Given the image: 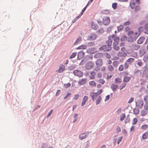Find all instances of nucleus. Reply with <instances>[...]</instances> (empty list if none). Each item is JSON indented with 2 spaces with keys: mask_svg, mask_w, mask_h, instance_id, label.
<instances>
[{
  "mask_svg": "<svg viewBox=\"0 0 148 148\" xmlns=\"http://www.w3.org/2000/svg\"><path fill=\"white\" fill-rule=\"evenodd\" d=\"M97 37V35L94 33H91L87 37V40H94Z\"/></svg>",
  "mask_w": 148,
  "mask_h": 148,
  "instance_id": "4",
  "label": "nucleus"
},
{
  "mask_svg": "<svg viewBox=\"0 0 148 148\" xmlns=\"http://www.w3.org/2000/svg\"><path fill=\"white\" fill-rule=\"evenodd\" d=\"M94 65V64L92 61H89L85 64V68L87 70H90L93 68Z\"/></svg>",
  "mask_w": 148,
  "mask_h": 148,
  "instance_id": "1",
  "label": "nucleus"
},
{
  "mask_svg": "<svg viewBox=\"0 0 148 148\" xmlns=\"http://www.w3.org/2000/svg\"><path fill=\"white\" fill-rule=\"evenodd\" d=\"M65 69V66L63 64H61L59 66V69L57 70L56 71L58 73H61L63 72Z\"/></svg>",
  "mask_w": 148,
  "mask_h": 148,
  "instance_id": "7",
  "label": "nucleus"
},
{
  "mask_svg": "<svg viewBox=\"0 0 148 148\" xmlns=\"http://www.w3.org/2000/svg\"><path fill=\"white\" fill-rule=\"evenodd\" d=\"M117 6V3L116 2H114L112 3V7L113 10H115L116 9Z\"/></svg>",
  "mask_w": 148,
  "mask_h": 148,
  "instance_id": "34",
  "label": "nucleus"
},
{
  "mask_svg": "<svg viewBox=\"0 0 148 148\" xmlns=\"http://www.w3.org/2000/svg\"><path fill=\"white\" fill-rule=\"evenodd\" d=\"M130 121V115L129 114H128L125 119V121L124 123L125 124L127 123L128 122H129Z\"/></svg>",
  "mask_w": 148,
  "mask_h": 148,
  "instance_id": "41",
  "label": "nucleus"
},
{
  "mask_svg": "<svg viewBox=\"0 0 148 148\" xmlns=\"http://www.w3.org/2000/svg\"><path fill=\"white\" fill-rule=\"evenodd\" d=\"M126 117L125 113H123L120 116V120L121 121H123Z\"/></svg>",
  "mask_w": 148,
  "mask_h": 148,
  "instance_id": "31",
  "label": "nucleus"
},
{
  "mask_svg": "<svg viewBox=\"0 0 148 148\" xmlns=\"http://www.w3.org/2000/svg\"><path fill=\"white\" fill-rule=\"evenodd\" d=\"M147 112L144 110H142L140 112L141 115L142 116H144L147 114Z\"/></svg>",
  "mask_w": 148,
  "mask_h": 148,
  "instance_id": "45",
  "label": "nucleus"
},
{
  "mask_svg": "<svg viewBox=\"0 0 148 148\" xmlns=\"http://www.w3.org/2000/svg\"><path fill=\"white\" fill-rule=\"evenodd\" d=\"M118 45L117 44H115V43L114 42L113 43V49L116 51H118L119 49V47L117 46Z\"/></svg>",
  "mask_w": 148,
  "mask_h": 148,
  "instance_id": "23",
  "label": "nucleus"
},
{
  "mask_svg": "<svg viewBox=\"0 0 148 148\" xmlns=\"http://www.w3.org/2000/svg\"><path fill=\"white\" fill-rule=\"evenodd\" d=\"M87 136L88 135H85L82 136H81L80 135H79V138L81 140H82L86 138L87 137Z\"/></svg>",
  "mask_w": 148,
  "mask_h": 148,
  "instance_id": "59",
  "label": "nucleus"
},
{
  "mask_svg": "<svg viewBox=\"0 0 148 148\" xmlns=\"http://www.w3.org/2000/svg\"><path fill=\"white\" fill-rule=\"evenodd\" d=\"M92 28L94 30H96L99 27V26L96 23H95L93 21H92L91 23Z\"/></svg>",
  "mask_w": 148,
  "mask_h": 148,
  "instance_id": "10",
  "label": "nucleus"
},
{
  "mask_svg": "<svg viewBox=\"0 0 148 148\" xmlns=\"http://www.w3.org/2000/svg\"><path fill=\"white\" fill-rule=\"evenodd\" d=\"M104 54L106 55V57L107 59H109L111 58L110 55L107 52H105L104 53H103V55Z\"/></svg>",
  "mask_w": 148,
  "mask_h": 148,
  "instance_id": "61",
  "label": "nucleus"
},
{
  "mask_svg": "<svg viewBox=\"0 0 148 148\" xmlns=\"http://www.w3.org/2000/svg\"><path fill=\"white\" fill-rule=\"evenodd\" d=\"M53 112V109H51L50 110V111L48 113L47 115L46 116V117L47 118L49 117L52 114Z\"/></svg>",
  "mask_w": 148,
  "mask_h": 148,
  "instance_id": "55",
  "label": "nucleus"
},
{
  "mask_svg": "<svg viewBox=\"0 0 148 148\" xmlns=\"http://www.w3.org/2000/svg\"><path fill=\"white\" fill-rule=\"evenodd\" d=\"M113 75L111 72H109L107 74V76L106 78V79L107 80L110 79L112 77Z\"/></svg>",
  "mask_w": 148,
  "mask_h": 148,
  "instance_id": "42",
  "label": "nucleus"
},
{
  "mask_svg": "<svg viewBox=\"0 0 148 148\" xmlns=\"http://www.w3.org/2000/svg\"><path fill=\"white\" fill-rule=\"evenodd\" d=\"M88 141L86 143V144L85 145V146L84 148H89L90 146V143H89L88 142Z\"/></svg>",
  "mask_w": 148,
  "mask_h": 148,
  "instance_id": "64",
  "label": "nucleus"
},
{
  "mask_svg": "<svg viewBox=\"0 0 148 148\" xmlns=\"http://www.w3.org/2000/svg\"><path fill=\"white\" fill-rule=\"evenodd\" d=\"M148 127V125L147 124H144L142 125L141 127V128L142 130H145Z\"/></svg>",
  "mask_w": 148,
  "mask_h": 148,
  "instance_id": "53",
  "label": "nucleus"
},
{
  "mask_svg": "<svg viewBox=\"0 0 148 148\" xmlns=\"http://www.w3.org/2000/svg\"><path fill=\"white\" fill-rule=\"evenodd\" d=\"M124 69V67L123 66L122 64H121L118 69L119 70V71H123Z\"/></svg>",
  "mask_w": 148,
  "mask_h": 148,
  "instance_id": "63",
  "label": "nucleus"
},
{
  "mask_svg": "<svg viewBox=\"0 0 148 148\" xmlns=\"http://www.w3.org/2000/svg\"><path fill=\"white\" fill-rule=\"evenodd\" d=\"M108 48L107 47V45H103L101 46L99 48V49L100 51H102L106 49V48Z\"/></svg>",
  "mask_w": 148,
  "mask_h": 148,
  "instance_id": "39",
  "label": "nucleus"
},
{
  "mask_svg": "<svg viewBox=\"0 0 148 148\" xmlns=\"http://www.w3.org/2000/svg\"><path fill=\"white\" fill-rule=\"evenodd\" d=\"M85 53L83 50L80 51L78 53L77 59L78 60H81L85 56Z\"/></svg>",
  "mask_w": 148,
  "mask_h": 148,
  "instance_id": "5",
  "label": "nucleus"
},
{
  "mask_svg": "<svg viewBox=\"0 0 148 148\" xmlns=\"http://www.w3.org/2000/svg\"><path fill=\"white\" fill-rule=\"evenodd\" d=\"M90 96L91 97V98L92 99V101H94L95 100L96 97H97L94 94H92V92L90 93Z\"/></svg>",
  "mask_w": 148,
  "mask_h": 148,
  "instance_id": "32",
  "label": "nucleus"
},
{
  "mask_svg": "<svg viewBox=\"0 0 148 148\" xmlns=\"http://www.w3.org/2000/svg\"><path fill=\"white\" fill-rule=\"evenodd\" d=\"M88 99V97L87 96L85 95L83 97L82 101L81 103V106H84L86 103V102Z\"/></svg>",
  "mask_w": 148,
  "mask_h": 148,
  "instance_id": "13",
  "label": "nucleus"
},
{
  "mask_svg": "<svg viewBox=\"0 0 148 148\" xmlns=\"http://www.w3.org/2000/svg\"><path fill=\"white\" fill-rule=\"evenodd\" d=\"M126 86V84L125 83H123L122 85H120L119 86V89L120 90H122Z\"/></svg>",
  "mask_w": 148,
  "mask_h": 148,
  "instance_id": "51",
  "label": "nucleus"
},
{
  "mask_svg": "<svg viewBox=\"0 0 148 148\" xmlns=\"http://www.w3.org/2000/svg\"><path fill=\"white\" fill-rule=\"evenodd\" d=\"M104 32V29L103 27H101L96 31V33L98 34H103Z\"/></svg>",
  "mask_w": 148,
  "mask_h": 148,
  "instance_id": "26",
  "label": "nucleus"
},
{
  "mask_svg": "<svg viewBox=\"0 0 148 148\" xmlns=\"http://www.w3.org/2000/svg\"><path fill=\"white\" fill-rule=\"evenodd\" d=\"M134 40V39L132 36H129L128 38V40H127L129 42H133Z\"/></svg>",
  "mask_w": 148,
  "mask_h": 148,
  "instance_id": "49",
  "label": "nucleus"
},
{
  "mask_svg": "<svg viewBox=\"0 0 148 148\" xmlns=\"http://www.w3.org/2000/svg\"><path fill=\"white\" fill-rule=\"evenodd\" d=\"M86 58H83L81 62L79 64V65L82 66L84 65V64L85 63L86 61L85 60Z\"/></svg>",
  "mask_w": 148,
  "mask_h": 148,
  "instance_id": "44",
  "label": "nucleus"
},
{
  "mask_svg": "<svg viewBox=\"0 0 148 148\" xmlns=\"http://www.w3.org/2000/svg\"><path fill=\"white\" fill-rule=\"evenodd\" d=\"M87 43V46L88 47H91L95 45L94 41L88 42Z\"/></svg>",
  "mask_w": 148,
  "mask_h": 148,
  "instance_id": "47",
  "label": "nucleus"
},
{
  "mask_svg": "<svg viewBox=\"0 0 148 148\" xmlns=\"http://www.w3.org/2000/svg\"><path fill=\"white\" fill-rule=\"evenodd\" d=\"M83 14V13L81 12L77 16L75 17V18L72 21V23H75L77 20H78Z\"/></svg>",
  "mask_w": 148,
  "mask_h": 148,
  "instance_id": "16",
  "label": "nucleus"
},
{
  "mask_svg": "<svg viewBox=\"0 0 148 148\" xmlns=\"http://www.w3.org/2000/svg\"><path fill=\"white\" fill-rule=\"evenodd\" d=\"M89 84L90 86H96V83L93 80L90 81Z\"/></svg>",
  "mask_w": 148,
  "mask_h": 148,
  "instance_id": "38",
  "label": "nucleus"
},
{
  "mask_svg": "<svg viewBox=\"0 0 148 148\" xmlns=\"http://www.w3.org/2000/svg\"><path fill=\"white\" fill-rule=\"evenodd\" d=\"M112 39L110 38V36H109L108 37V40H107L106 42V43H108L107 46L108 47L111 46H112Z\"/></svg>",
  "mask_w": 148,
  "mask_h": 148,
  "instance_id": "17",
  "label": "nucleus"
},
{
  "mask_svg": "<svg viewBox=\"0 0 148 148\" xmlns=\"http://www.w3.org/2000/svg\"><path fill=\"white\" fill-rule=\"evenodd\" d=\"M86 58L85 60L87 61L88 60H92L93 57L91 55H86L84 57V58Z\"/></svg>",
  "mask_w": 148,
  "mask_h": 148,
  "instance_id": "33",
  "label": "nucleus"
},
{
  "mask_svg": "<svg viewBox=\"0 0 148 148\" xmlns=\"http://www.w3.org/2000/svg\"><path fill=\"white\" fill-rule=\"evenodd\" d=\"M124 77L123 82L124 83H127L129 82L131 79V77L130 76H127L126 75H123Z\"/></svg>",
  "mask_w": 148,
  "mask_h": 148,
  "instance_id": "11",
  "label": "nucleus"
},
{
  "mask_svg": "<svg viewBox=\"0 0 148 148\" xmlns=\"http://www.w3.org/2000/svg\"><path fill=\"white\" fill-rule=\"evenodd\" d=\"M103 24L104 25L107 26L110 23V19L109 16H104L102 19Z\"/></svg>",
  "mask_w": 148,
  "mask_h": 148,
  "instance_id": "3",
  "label": "nucleus"
},
{
  "mask_svg": "<svg viewBox=\"0 0 148 148\" xmlns=\"http://www.w3.org/2000/svg\"><path fill=\"white\" fill-rule=\"evenodd\" d=\"M147 138H148V132L147 131L143 134L142 138L143 140H145Z\"/></svg>",
  "mask_w": 148,
  "mask_h": 148,
  "instance_id": "19",
  "label": "nucleus"
},
{
  "mask_svg": "<svg viewBox=\"0 0 148 148\" xmlns=\"http://www.w3.org/2000/svg\"><path fill=\"white\" fill-rule=\"evenodd\" d=\"M132 46L134 47V49L136 50H137L140 47V45L135 44H133Z\"/></svg>",
  "mask_w": 148,
  "mask_h": 148,
  "instance_id": "43",
  "label": "nucleus"
},
{
  "mask_svg": "<svg viewBox=\"0 0 148 148\" xmlns=\"http://www.w3.org/2000/svg\"><path fill=\"white\" fill-rule=\"evenodd\" d=\"M120 39V38L118 36H116L115 38H114V40L115 44L118 45L119 44V41Z\"/></svg>",
  "mask_w": 148,
  "mask_h": 148,
  "instance_id": "21",
  "label": "nucleus"
},
{
  "mask_svg": "<svg viewBox=\"0 0 148 148\" xmlns=\"http://www.w3.org/2000/svg\"><path fill=\"white\" fill-rule=\"evenodd\" d=\"M128 38L125 34H123L120 38V40L121 42H124L125 40H127Z\"/></svg>",
  "mask_w": 148,
  "mask_h": 148,
  "instance_id": "20",
  "label": "nucleus"
},
{
  "mask_svg": "<svg viewBox=\"0 0 148 148\" xmlns=\"http://www.w3.org/2000/svg\"><path fill=\"white\" fill-rule=\"evenodd\" d=\"M108 68L109 70L111 71H112L114 69L112 65H108Z\"/></svg>",
  "mask_w": 148,
  "mask_h": 148,
  "instance_id": "56",
  "label": "nucleus"
},
{
  "mask_svg": "<svg viewBox=\"0 0 148 148\" xmlns=\"http://www.w3.org/2000/svg\"><path fill=\"white\" fill-rule=\"evenodd\" d=\"M101 13L104 14H108L110 13V12L109 10L106 9L101 11Z\"/></svg>",
  "mask_w": 148,
  "mask_h": 148,
  "instance_id": "24",
  "label": "nucleus"
},
{
  "mask_svg": "<svg viewBox=\"0 0 148 148\" xmlns=\"http://www.w3.org/2000/svg\"><path fill=\"white\" fill-rule=\"evenodd\" d=\"M78 116V114L77 113H75L73 115L74 120L73 121V123H74L76 122L77 120V116Z\"/></svg>",
  "mask_w": 148,
  "mask_h": 148,
  "instance_id": "40",
  "label": "nucleus"
},
{
  "mask_svg": "<svg viewBox=\"0 0 148 148\" xmlns=\"http://www.w3.org/2000/svg\"><path fill=\"white\" fill-rule=\"evenodd\" d=\"M134 8V11L135 12H137L140 9V7L138 5L135 6Z\"/></svg>",
  "mask_w": 148,
  "mask_h": 148,
  "instance_id": "48",
  "label": "nucleus"
},
{
  "mask_svg": "<svg viewBox=\"0 0 148 148\" xmlns=\"http://www.w3.org/2000/svg\"><path fill=\"white\" fill-rule=\"evenodd\" d=\"M103 55V53H96L94 55V58L95 59H97L99 58H102Z\"/></svg>",
  "mask_w": 148,
  "mask_h": 148,
  "instance_id": "12",
  "label": "nucleus"
},
{
  "mask_svg": "<svg viewBox=\"0 0 148 148\" xmlns=\"http://www.w3.org/2000/svg\"><path fill=\"white\" fill-rule=\"evenodd\" d=\"M145 39V37L144 36H141L137 40V43L138 44H141L143 42Z\"/></svg>",
  "mask_w": 148,
  "mask_h": 148,
  "instance_id": "9",
  "label": "nucleus"
},
{
  "mask_svg": "<svg viewBox=\"0 0 148 148\" xmlns=\"http://www.w3.org/2000/svg\"><path fill=\"white\" fill-rule=\"evenodd\" d=\"M75 68V66H71L68 67V69L70 71H72Z\"/></svg>",
  "mask_w": 148,
  "mask_h": 148,
  "instance_id": "62",
  "label": "nucleus"
},
{
  "mask_svg": "<svg viewBox=\"0 0 148 148\" xmlns=\"http://www.w3.org/2000/svg\"><path fill=\"white\" fill-rule=\"evenodd\" d=\"M136 102H137V104L138 103V105H141V104L144 103V101L143 100L141 99L138 100Z\"/></svg>",
  "mask_w": 148,
  "mask_h": 148,
  "instance_id": "60",
  "label": "nucleus"
},
{
  "mask_svg": "<svg viewBox=\"0 0 148 148\" xmlns=\"http://www.w3.org/2000/svg\"><path fill=\"white\" fill-rule=\"evenodd\" d=\"M132 124L133 125H135L138 122V119L136 118H134L132 120Z\"/></svg>",
  "mask_w": 148,
  "mask_h": 148,
  "instance_id": "46",
  "label": "nucleus"
},
{
  "mask_svg": "<svg viewBox=\"0 0 148 148\" xmlns=\"http://www.w3.org/2000/svg\"><path fill=\"white\" fill-rule=\"evenodd\" d=\"M102 98L100 96H99L98 97L96 101V105H98L101 102Z\"/></svg>",
  "mask_w": 148,
  "mask_h": 148,
  "instance_id": "27",
  "label": "nucleus"
},
{
  "mask_svg": "<svg viewBox=\"0 0 148 148\" xmlns=\"http://www.w3.org/2000/svg\"><path fill=\"white\" fill-rule=\"evenodd\" d=\"M123 137V136H121L119 137L117 141V144H119L122 141Z\"/></svg>",
  "mask_w": 148,
  "mask_h": 148,
  "instance_id": "54",
  "label": "nucleus"
},
{
  "mask_svg": "<svg viewBox=\"0 0 148 148\" xmlns=\"http://www.w3.org/2000/svg\"><path fill=\"white\" fill-rule=\"evenodd\" d=\"M73 73L74 75L78 76L79 77H82L84 75V73L82 72L77 69L74 70L73 71Z\"/></svg>",
  "mask_w": 148,
  "mask_h": 148,
  "instance_id": "2",
  "label": "nucleus"
},
{
  "mask_svg": "<svg viewBox=\"0 0 148 148\" xmlns=\"http://www.w3.org/2000/svg\"><path fill=\"white\" fill-rule=\"evenodd\" d=\"M119 88V86L115 84L114 83H112L111 84L110 86V88L112 89L113 92H115L116 91L117 89Z\"/></svg>",
  "mask_w": 148,
  "mask_h": 148,
  "instance_id": "8",
  "label": "nucleus"
},
{
  "mask_svg": "<svg viewBox=\"0 0 148 148\" xmlns=\"http://www.w3.org/2000/svg\"><path fill=\"white\" fill-rule=\"evenodd\" d=\"M93 49H95V47L89 48L86 50V52L89 53L90 55L94 54L96 53V51H92V50Z\"/></svg>",
  "mask_w": 148,
  "mask_h": 148,
  "instance_id": "15",
  "label": "nucleus"
},
{
  "mask_svg": "<svg viewBox=\"0 0 148 148\" xmlns=\"http://www.w3.org/2000/svg\"><path fill=\"white\" fill-rule=\"evenodd\" d=\"M95 64L97 65V68L100 67L103 64L102 59L101 58L97 59L95 62Z\"/></svg>",
  "mask_w": 148,
  "mask_h": 148,
  "instance_id": "6",
  "label": "nucleus"
},
{
  "mask_svg": "<svg viewBox=\"0 0 148 148\" xmlns=\"http://www.w3.org/2000/svg\"><path fill=\"white\" fill-rule=\"evenodd\" d=\"M87 80L86 78H82L81 80L78 81V83L79 85H83L86 83Z\"/></svg>",
  "mask_w": 148,
  "mask_h": 148,
  "instance_id": "14",
  "label": "nucleus"
},
{
  "mask_svg": "<svg viewBox=\"0 0 148 148\" xmlns=\"http://www.w3.org/2000/svg\"><path fill=\"white\" fill-rule=\"evenodd\" d=\"M82 40V37L81 36L77 38L75 42L74 43V45H77L79 41Z\"/></svg>",
  "mask_w": 148,
  "mask_h": 148,
  "instance_id": "29",
  "label": "nucleus"
},
{
  "mask_svg": "<svg viewBox=\"0 0 148 148\" xmlns=\"http://www.w3.org/2000/svg\"><path fill=\"white\" fill-rule=\"evenodd\" d=\"M71 85V84L70 83H68L67 84H64V87L66 88H67L69 87Z\"/></svg>",
  "mask_w": 148,
  "mask_h": 148,
  "instance_id": "57",
  "label": "nucleus"
},
{
  "mask_svg": "<svg viewBox=\"0 0 148 148\" xmlns=\"http://www.w3.org/2000/svg\"><path fill=\"white\" fill-rule=\"evenodd\" d=\"M115 82L116 84H118L122 82L121 79L119 77H116L115 79Z\"/></svg>",
  "mask_w": 148,
  "mask_h": 148,
  "instance_id": "30",
  "label": "nucleus"
},
{
  "mask_svg": "<svg viewBox=\"0 0 148 148\" xmlns=\"http://www.w3.org/2000/svg\"><path fill=\"white\" fill-rule=\"evenodd\" d=\"M134 34V32L132 30H130L128 32L127 35L129 36H131L133 35Z\"/></svg>",
  "mask_w": 148,
  "mask_h": 148,
  "instance_id": "58",
  "label": "nucleus"
},
{
  "mask_svg": "<svg viewBox=\"0 0 148 148\" xmlns=\"http://www.w3.org/2000/svg\"><path fill=\"white\" fill-rule=\"evenodd\" d=\"M124 27L123 25H120L117 27L118 32H119L122 30Z\"/></svg>",
  "mask_w": 148,
  "mask_h": 148,
  "instance_id": "36",
  "label": "nucleus"
},
{
  "mask_svg": "<svg viewBox=\"0 0 148 148\" xmlns=\"http://www.w3.org/2000/svg\"><path fill=\"white\" fill-rule=\"evenodd\" d=\"M91 3L90 2V1H88V2L87 3L86 5L82 9V10L81 11V12H82L83 13L85 12V11L87 8V7L90 5Z\"/></svg>",
  "mask_w": 148,
  "mask_h": 148,
  "instance_id": "28",
  "label": "nucleus"
},
{
  "mask_svg": "<svg viewBox=\"0 0 148 148\" xmlns=\"http://www.w3.org/2000/svg\"><path fill=\"white\" fill-rule=\"evenodd\" d=\"M133 51H134V50L132 48H131V49H127L126 50V53L128 54H129L132 53Z\"/></svg>",
  "mask_w": 148,
  "mask_h": 148,
  "instance_id": "50",
  "label": "nucleus"
},
{
  "mask_svg": "<svg viewBox=\"0 0 148 148\" xmlns=\"http://www.w3.org/2000/svg\"><path fill=\"white\" fill-rule=\"evenodd\" d=\"M87 46L84 45H82L75 49L77 50L78 49H86L87 48Z\"/></svg>",
  "mask_w": 148,
  "mask_h": 148,
  "instance_id": "18",
  "label": "nucleus"
},
{
  "mask_svg": "<svg viewBox=\"0 0 148 148\" xmlns=\"http://www.w3.org/2000/svg\"><path fill=\"white\" fill-rule=\"evenodd\" d=\"M135 4V3L134 1L132 2L131 1L130 3L129 6L130 7V8L132 9L134 8Z\"/></svg>",
  "mask_w": 148,
  "mask_h": 148,
  "instance_id": "25",
  "label": "nucleus"
},
{
  "mask_svg": "<svg viewBox=\"0 0 148 148\" xmlns=\"http://www.w3.org/2000/svg\"><path fill=\"white\" fill-rule=\"evenodd\" d=\"M134 114H138L139 113V110L138 109L134 108L133 110Z\"/></svg>",
  "mask_w": 148,
  "mask_h": 148,
  "instance_id": "35",
  "label": "nucleus"
},
{
  "mask_svg": "<svg viewBox=\"0 0 148 148\" xmlns=\"http://www.w3.org/2000/svg\"><path fill=\"white\" fill-rule=\"evenodd\" d=\"M134 59L133 58H129L126 60V62H128V64H130L132 63L134 61Z\"/></svg>",
  "mask_w": 148,
  "mask_h": 148,
  "instance_id": "22",
  "label": "nucleus"
},
{
  "mask_svg": "<svg viewBox=\"0 0 148 148\" xmlns=\"http://www.w3.org/2000/svg\"><path fill=\"white\" fill-rule=\"evenodd\" d=\"M119 61H114L113 62V65L114 67H116L119 64Z\"/></svg>",
  "mask_w": 148,
  "mask_h": 148,
  "instance_id": "52",
  "label": "nucleus"
},
{
  "mask_svg": "<svg viewBox=\"0 0 148 148\" xmlns=\"http://www.w3.org/2000/svg\"><path fill=\"white\" fill-rule=\"evenodd\" d=\"M77 53L76 52H73L71 55L69 57V58L71 59L74 58L77 55Z\"/></svg>",
  "mask_w": 148,
  "mask_h": 148,
  "instance_id": "37",
  "label": "nucleus"
}]
</instances>
